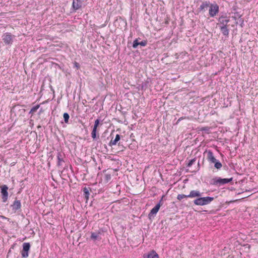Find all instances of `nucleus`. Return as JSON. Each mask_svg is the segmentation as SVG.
<instances>
[{"label": "nucleus", "mask_w": 258, "mask_h": 258, "mask_svg": "<svg viewBox=\"0 0 258 258\" xmlns=\"http://www.w3.org/2000/svg\"><path fill=\"white\" fill-rule=\"evenodd\" d=\"M200 196L196 197V199L194 201V204L197 206H205L210 204L213 200L214 198L211 197H202V194L200 191Z\"/></svg>", "instance_id": "1"}, {"label": "nucleus", "mask_w": 258, "mask_h": 258, "mask_svg": "<svg viewBox=\"0 0 258 258\" xmlns=\"http://www.w3.org/2000/svg\"><path fill=\"white\" fill-rule=\"evenodd\" d=\"M15 36L12 34L11 33L6 32L3 34L2 40L5 45L11 46L15 39Z\"/></svg>", "instance_id": "2"}, {"label": "nucleus", "mask_w": 258, "mask_h": 258, "mask_svg": "<svg viewBox=\"0 0 258 258\" xmlns=\"http://www.w3.org/2000/svg\"><path fill=\"white\" fill-rule=\"evenodd\" d=\"M232 178H221L219 177H215L212 180V184L217 186H221L230 182L232 181Z\"/></svg>", "instance_id": "3"}, {"label": "nucleus", "mask_w": 258, "mask_h": 258, "mask_svg": "<svg viewBox=\"0 0 258 258\" xmlns=\"http://www.w3.org/2000/svg\"><path fill=\"white\" fill-rule=\"evenodd\" d=\"M200 196V191L198 190H192L190 191L189 194L188 195H185L183 194H179L177 197V199L178 200H181L184 198H196V197H199Z\"/></svg>", "instance_id": "4"}, {"label": "nucleus", "mask_w": 258, "mask_h": 258, "mask_svg": "<svg viewBox=\"0 0 258 258\" xmlns=\"http://www.w3.org/2000/svg\"><path fill=\"white\" fill-rule=\"evenodd\" d=\"M30 246V244L29 242H24L23 244V249L21 252L23 257L27 258L28 257Z\"/></svg>", "instance_id": "5"}, {"label": "nucleus", "mask_w": 258, "mask_h": 258, "mask_svg": "<svg viewBox=\"0 0 258 258\" xmlns=\"http://www.w3.org/2000/svg\"><path fill=\"white\" fill-rule=\"evenodd\" d=\"M0 187L3 202L5 203L7 202L8 199V187L7 185L4 184L1 186Z\"/></svg>", "instance_id": "6"}, {"label": "nucleus", "mask_w": 258, "mask_h": 258, "mask_svg": "<svg viewBox=\"0 0 258 258\" xmlns=\"http://www.w3.org/2000/svg\"><path fill=\"white\" fill-rule=\"evenodd\" d=\"M219 12V6L215 4H210L209 7V15L211 17H214Z\"/></svg>", "instance_id": "7"}, {"label": "nucleus", "mask_w": 258, "mask_h": 258, "mask_svg": "<svg viewBox=\"0 0 258 258\" xmlns=\"http://www.w3.org/2000/svg\"><path fill=\"white\" fill-rule=\"evenodd\" d=\"M230 21L229 18L227 16H221L218 19L220 26H226Z\"/></svg>", "instance_id": "8"}, {"label": "nucleus", "mask_w": 258, "mask_h": 258, "mask_svg": "<svg viewBox=\"0 0 258 258\" xmlns=\"http://www.w3.org/2000/svg\"><path fill=\"white\" fill-rule=\"evenodd\" d=\"M161 201H160L152 209L149 214V217L150 219L151 218V217H154L157 213L161 207Z\"/></svg>", "instance_id": "9"}, {"label": "nucleus", "mask_w": 258, "mask_h": 258, "mask_svg": "<svg viewBox=\"0 0 258 258\" xmlns=\"http://www.w3.org/2000/svg\"><path fill=\"white\" fill-rule=\"evenodd\" d=\"M144 258H159L158 254L155 250H152L147 254H144Z\"/></svg>", "instance_id": "10"}, {"label": "nucleus", "mask_w": 258, "mask_h": 258, "mask_svg": "<svg viewBox=\"0 0 258 258\" xmlns=\"http://www.w3.org/2000/svg\"><path fill=\"white\" fill-rule=\"evenodd\" d=\"M82 7L81 0H73L72 7L75 11L79 10Z\"/></svg>", "instance_id": "11"}, {"label": "nucleus", "mask_w": 258, "mask_h": 258, "mask_svg": "<svg viewBox=\"0 0 258 258\" xmlns=\"http://www.w3.org/2000/svg\"><path fill=\"white\" fill-rule=\"evenodd\" d=\"M206 152L207 154V159L208 160V161L209 162H210L211 163L214 162V161H215V160L216 159L215 158L214 154H213V152H212V151L209 150V151H207Z\"/></svg>", "instance_id": "12"}, {"label": "nucleus", "mask_w": 258, "mask_h": 258, "mask_svg": "<svg viewBox=\"0 0 258 258\" xmlns=\"http://www.w3.org/2000/svg\"><path fill=\"white\" fill-rule=\"evenodd\" d=\"M64 155L60 152H58L57 154V166H60L62 165V163L64 162L63 160Z\"/></svg>", "instance_id": "13"}, {"label": "nucleus", "mask_w": 258, "mask_h": 258, "mask_svg": "<svg viewBox=\"0 0 258 258\" xmlns=\"http://www.w3.org/2000/svg\"><path fill=\"white\" fill-rule=\"evenodd\" d=\"M12 210L16 211L19 210L21 207V203L20 200H15L13 204L11 205Z\"/></svg>", "instance_id": "14"}, {"label": "nucleus", "mask_w": 258, "mask_h": 258, "mask_svg": "<svg viewBox=\"0 0 258 258\" xmlns=\"http://www.w3.org/2000/svg\"><path fill=\"white\" fill-rule=\"evenodd\" d=\"M100 234H101V232L100 231H98V232H91L90 238L94 242L96 240L99 241L101 239V238L100 236Z\"/></svg>", "instance_id": "15"}, {"label": "nucleus", "mask_w": 258, "mask_h": 258, "mask_svg": "<svg viewBox=\"0 0 258 258\" xmlns=\"http://www.w3.org/2000/svg\"><path fill=\"white\" fill-rule=\"evenodd\" d=\"M210 6V3L206 2L204 3H203L201 4V5L200 6V7L199 8V9L200 10V11H205L206 10H207L208 9V8H209Z\"/></svg>", "instance_id": "16"}, {"label": "nucleus", "mask_w": 258, "mask_h": 258, "mask_svg": "<svg viewBox=\"0 0 258 258\" xmlns=\"http://www.w3.org/2000/svg\"><path fill=\"white\" fill-rule=\"evenodd\" d=\"M120 136L119 135L117 134L115 136V138L113 140H111L110 142L109 145L110 146H114L116 145L117 142L120 140Z\"/></svg>", "instance_id": "17"}, {"label": "nucleus", "mask_w": 258, "mask_h": 258, "mask_svg": "<svg viewBox=\"0 0 258 258\" xmlns=\"http://www.w3.org/2000/svg\"><path fill=\"white\" fill-rule=\"evenodd\" d=\"M220 30L222 34L225 36H228L229 35V30L226 26H220Z\"/></svg>", "instance_id": "18"}, {"label": "nucleus", "mask_w": 258, "mask_h": 258, "mask_svg": "<svg viewBox=\"0 0 258 258\" xmlns=\"http://www.w3.org/2000/svg\"><path fill=\"white\" fill-rule=\"evenodd\" d=\"M83 192L85 198L86 200H88L89 197L90 193L88 188L85 187L83 188Z\"/></svg>", "instance_id": "19"}, {"label": "nucleus", "mask_w": 258, "mask_h": 258, "mask_svg": "<svg viewBox=\"0 0 258 258\" xmlns=\"http://www.w3.org/2000/svg\"><path fill=\"white\" fill-rule=\"evenodd\" d=\"M212 163L214 164V167L217 169H220L222 166L221 163L217 159Z\"/></svg>", "instance_id": "20"}, {"label": "nucleus", "mask_w": 258, "mask_h": 258, "mask_svg": "<svg viewBox=\"0 0 258 258\" xmlns=\"http://www.w3.org/2000/svg\"><path fill=\"white\" fill-rule=\"evenodd\" d=\"M40 105L38 104L36 106H33L29 111V114L33 113L34 112H36V110L39 108Z\"/></svg>", "instance_id": "21"}, {"label": "nucleus", "mask_w": 258, "mask_h": 258, "mask_svg": "<svg viewBox=\"0 0 258 258\" xmlns=\"http://www.w3.org/2000/svg\"><path fill=\"white\" fill-rule=\"evenodd\" d=\"M63 118H64V122L66 123H68L69 119V118H70L69 114L68 113H67V112L64 113L63 115Z\"/></svg>", "instance_id": "22"}, {"label": "nucleus", "mask_w": 258, "mask_h": 258, "mask_svg": "<svg viewBox=\"0 0 258 258\" xmlns=\"http://www.w3.org/2000/svg\"><path fill=\"white\" fill-rule=\"evenodd\" d=\"M139 45V42H138V39H136L133 44V47L134 48H136L137 46Z\"/></svg>", "instance_id": "23"}, {"label": "nucleus", "mask_w": 258, "mask_h": 258, "mask_svg": "<svg viewBox=\"0 0 258 258\" xmlns=\"http://www.w3.org/2000/svg\"><path fill=\"white\" fill-rule=\"evenodd\" d=\"M210 130V128L208 126L202 127L201 129V131H204L205 133L208 134L209 133Z\"/></svg>", "instance_id": "24"}, {"label": "nucleus", "mask_w": 258, "mask_h": 258, "mask_svg": "<svg viewBox=\"0 0 258 258\" xmlns=\"http://www.w3.org/2000/svg\"><path fill=\"white\" fill-rule=\"evenodd\" d=\"M96 132L97 130L95 128H93V130L91 133V137L93 139H95L96 137Z\"/></svg>", "instance_id": "25"}, {"label": "nucleus", "mask_w": 258, "mask_h": 258, "mask_svg": "<svg viewBox=\"0 0 258 258\" xmlns=\"http://www.w3.org/2000/svg\"><path fill=\"white\" fill-rule=\"evenodd\" d=\"M99 120L98 119H97L95 121V123H94L93 128H95V130H97V128L99 125Z\"/></svg>", "instance_id": "26"}, {"label": "nucleus", "mask_w": 258, "mask_h": 258, "mask_svg": "<svg viewBox=\"0 0 258 258\" xmlns=\"http://www.w3.org/2000/svg\"><path fill=\"white\" fill-rule=\"evenodd\" d=\"M111 175L109 174H106L105 175V180L108 182L109 180L111 179Z\"/></svg>", "instance_id": "27"}, {"label": "nucleus", "mask_w": 258, "mask_h": 258, "mask_svg": "<svg viewBox=\"0 0 258 258\" xmlns=\"http://www.w3.org/2000/svg\"><path fill=\"white\" fill-rule=\"evenodd\" d=\"M195 159H191L190 160L189 162L188 163V164H187V167H189L190 166H192V165L194 164V163L195 162Z\"/></svg>", "instance_id": "28"}, {"label": "nucleus", "mask_w": 258, "mask_h": 258, "mask_svg": "<svg viewBox=\"0 0 258 258\" xmlns=\"http://www.w3.org/2000/svg\"><path fill=\"white\" fill-rule=\"evenodd\" d=\"M147 44V42L146 40H143L141 42H139V45L142 46H145Z\"/></svg>", "instance_id": "29"}, {"label": "nucleus", "mask_w": 258, "mask_h": 258, "mask_svg": "<svg viewBox=\"0 0 258 258\" xmlns=\"http://www.w3.org/2000/svg\"><path fill=\"white\" fill-rule=\"evenodd\" d=\"M74 67L76 68L77 69H78L80 68L79 64L76 61L74 63Z\"/></svg>", "instance_id": "30"}, {"label": "nucleus", "mask_w": 258, "mask_h": 258, "mask_svg": "<svg viewBox=\"0 0 258 258\" xmlns=\"http://www.w3.org/2000/svg\"><path fill=\"white\" fill-rule=\"evenodd\" d=\"M227 258H234L233 256H228Z\"/></svg>", "instance_id": "31"}, {"label": "nucleus", "mask_w": 258, "mask_h": 258, "mask_svg": "<svg viewBox=\"0 0 258 258\" xmlns=\"http://www.w3.org/2000/svg\"><path fill=\"white\" fill-rule=\"evenodd\" d=\"M181 120V118H179V119H178V121H180Z\"/></svg>", "instance_id": "32"}]
</instances>
